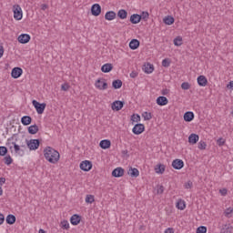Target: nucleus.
<instances>
[{"instance_id": "f257e3e1", "label": "nucleus", "mask_w": 233, "mask_h": 233, "mask_svg": "<svg viewBox=\"0 0 233 233\" xmlns=\"http://www.w3.org/2000/svg\"><path fill=\"white\" fill-rule=\"evenodd\" d=\"M44 157L48 161V163H52L53 165H56L57 161H59L61 155H59L58 151L56 150L52 147H46L44 149Z\"/></svg>"}, {"instance_id": "f03ea898", "label": "nucleus", "mask_w": 233, "mask_h": 233, "mask_svg": "<svg viewBox=\"0 0 233 233\" xmlns=\"http://www.w3.org/2000/svg\"><path fill=\"white\" fill-rule=\"evenodd\" d=\"M6 146L9 147V149L11 150V152H12V148H14L15 153L17 154V156H20L21 157L25 156V152L26 151L25 145L19 146L15 142H12L11 144L7 143Z\"/></svg>"}, {"instance_id": "7ed1b4c3", "label": "nucleus", "mask_w": 233, "mask_h": 233, "mask_svg": "<svg viewBox=\"0 0 233 233\" xmlns=\"http://www.w3.org/2000/svg\"><path fill=\"white\" fill-rule=\"evenodd\" d=\"M13 12H14V18L16 21H21V19H23V9H21V5H15L13 6Z\"/></svg>"}, {"instance_id": "20e7f679", "label": "nucleus", "mask_w": 233, "mask_h": 233, "mask_svg": "<svg viewBox=\"0 0 233 233\" xmlns=\"http://www.w3.org/2000/svg\"><path fill=\"white\" fill-rule=\"evenodd\" d=\"M95 86L98 90H106L108 88V84L105 78H98L95 83Z\"/></svg>"}, {"instance_id": "39448f33", "label": "nucleus", "mask_w": 233, "mask_h": 233, "mask_svg": "<svg viewBox=\"0 0 233 233\" xmlns=\"http://www.w3.org/2000/svg\"><path fill=\"white\" fill-rule=\"evenodd\" d=\"M39 145H41L39 139L26 140V146L29 150H37V148H39Z\"/></svg>"}, {"instance_id": "423d86ee", "label": "nucleus", "mask_w": 233, "mask_h": 233, "mask_svg": "<svg viewBox=\"0 0 233 233\" xmlns=\"http://www.w3.org/2000/svg\"><path fill=\"white\" fill-rule=\"evenodd\" d=\"M33 106H35L37 114H43L45 112V108H46V104L39 103L37 100L32 101Z\"/></svg>"}, {"instance_id": "0eeeda50", "label": "nucleus", "mask_w": 233, "mask_h": 233, "mask_svg": "<svg viewBox=\"0 0 233 233\" xmlns=\"http://www.w3.org/2000/svg\"><path fill=\"white\" fill-rule=\"evenodd\" d=\"M80 169L84 172H90L92 170V162L90 160H85L80 163Z\"/></svg>"}, {"instance_id": "6e6552de", "label": "nucleus", "mask_w": 233, "mask_h": 233, "mask_svg": "<svg viewBox=\"0 0 233 233\" xmlns=\"http://www.w3.org/2000/svg\"><path fill=\"white\" fill-rule=\"evenodd\" d=\"M133 134L136 136H139L145 132V125L143 124H136L132 129Z\"/></svg>"}, {"instance_id": "1a4fd4ad", "label": "nucleus", "mask_w": 233, "mask_h": 233, "mask_svg": "<svg viewBox=\"0 0 233 233\" xmlns=\"http://www.w3.org/2000/svg\"><path fill=\"white\" fill-rule=\"evenodd\" d=\"M125 106L124 101L116 100L111 104L112 110H116V112H119Z\"/></svg>"}, {"instance_id": "9d476101", "label": "nucleus", "mask_w": 233, "mask_h": 233, "mask_svg": "<svg viewBox=\"0 0 233 233\" xmlns=\"http://www.w3.org/2000/svg\"><path fill=\"white\" fill-rule=\"evenodd\" d=\"M172 167L175 168V170H181L183 167H185V162H183L181 159L177 158L173 160Z\"/></svg>"}, {"instance_id": "9b49d317", "label": "nucleus", "mask_w": 233, "mask_h": 233, "mask_svg": "<svg viewBox=\"0 0 233 233\" xmlns=\"http://www.w3.org/2000/svg\"><path fill=\"white\" fill-rule=\"evenodd\" d=\"M91 14L97 17V15H101V5L99 4H95L91 6Z\"/></svg>"}, {"instance_id": "f8f14e48", "label": "nucleus", "mask_w": 233, "mask_h": 233, "mask_svg": "<svg viewBox=\"0 0 233 233\" xmlns=\"http://www.w3.org/2000/svg\"><path fill=\"white\" fill-rule=\"evenodd\" d=\"M20 76H23V69L21 67H15L12 69L11 76L14 79H19Z\"/></svg>"}, {"instance_id": "ddd939ff", "label": "nucleus", "mask_w": 233, "mask_h": 233, "mask_svg": "<svg viewBox=\"0 0 233 233\" xmlns=\"http://www.w3.org/2000/svg\"><path fill=\"white\" fill-rule=\"evenodd\" d=\"M113 177H123L125 176V169L123 167H116L112 171Z\"/></svg>"}, {"instance_id": "4468645a", "label": "nucleus", "mask_w": 233, "mask_h": 233, "mask_svg": "<svg viewBox=\"0 0 233 233\" xmlns=\"http://www.w3.org/2000/svg\"><path fill=\"white\" fill-rule=\"evenodd\" d=\"M30 35L28 34H22L18 36V42L22 45H26V43L30 42Z\"/></svg>"}, {"instance_id": "2eb2a0df", "label": "nucleus", "mask_w": 233, "mask_h": 233, "mask_svg": "<svg viewBox=\"0 0 233 233\" xmlns=\"http://www.w3.org/2000/svg\"><path fill=\"white\" fill-rule=\"evenodd\" d=\"M197 81L199 86H207V85H208V80L207 79V76L203 75L198 76Z\"/></svg>"}, {"instance_id": "dca6fc26", "label": "nucleus", "mask_w": 233, "mask_h": 233, "mask_svg": "<svg viewBox=\"0 0 233 233\" xmlns=\"http://www.w3.org/2000/svg\"><path fill=\"white\" fill-rule=\"evenodd\" d=\"M157 105L159 106H165L166 105H168V98H167V96H158L157 98Z\"/></svg>"}, {"instance_id": "f3484780", "label": "nucleus", "mask_w": 233, "mask_h": 233, "mask_svg": "<svg viewBox=\"0 0 233 233\" xmlns=\"http://www.w3.org/2000/svg\"><path fill=\"white\" fill-rule=\"evenodd\" d=\"M129 21L130 23H132V25H137V23L141 22V15L137 14H134L130 16Z\"/></svg>"}, {"instance_id": "a211bd4d", "label": "nucleus", "mask_w": 233, "mask_h": 233, "mask_svg": "<svg viewBox=\"0 0 233 233\" xmlns=\"http://www.w3.org/2000/svg\"><path fill=\"white\" fill-rule=\"evenodd\" d=\"M184 121L187 123H190V121H194V112L187 111L184 114Z\"/></svg>"}, {"instance_id": "6ab92c4d", "label": "nucleus", "mask_w": 233, "mask_h": 233, "mask_svg": "<svg viewBox=\"0 0 233 233\" xmlns=\"http://www.w3.org/2000/svg\"><path fill=\"white\" fill-rule=\"evenodd\" d=\"M71 225H79L81 223V216L75 214L70 218Z\"/></svg>"}, {"instance_id": "aec40b11", "label": "nucleus", "mask_w": 233, "mask_h": 233, "mask_svg": "<svg viewBox=\"0 0 233 233\" xmlns=\"http://www.w3.org/2000/svg\"><path fill=\"white\" fill-rule=\"evenodd\" d=\"M114 66L109 63L103 65L101 67V71L104 72V74H108V72H112Z\"/></svg>"}, {"instance_id": "412c9836", "label": "nucleus", "mask_w": 233, "mask_h": 233, "mask_svg": "<svg viewBox=\"0 0 233 233\" xmlns=\"http://www.w3.org/2000/svg\"><path fill=\"white\" fill-rule=\"evenodd\" d=\"M21 123L24 127H28V125L32 124V116H24L21 118Z\"/></svg>"}, {"instance_id": "4be33fe9", "label": "nucleus", "mask_w": 233, "mask_h": 233, "mask_svg": "<svg viewBox=\"0 0 233 233\" xmlns=\"http://www.w3.org/2000/svg\"><path fill=\"white\" fill-rule=\"evenodd\" d=\"M199 141V136L197 134H191L188 137V143H190L191 145H196V143H198Z\"/></svg>"}, {"instance_id": "5701e85b", "label": "nucleus", "mask_w": 233, "mask_h": 233, "mask_svg": "<svg viewBox=\"0 0 233 233\" xmlns=\"http://www.w3.org/2000/svg\"><path fill=\"white\" fill-rule=\"evenodd\" d=\"M139 40L137 39H132L129 43V48L131 50H137V48H139Z\"/></svg>"}, {"instance_id": "b1692460", "label": "nucleus", "mask_w": 233, "mask_h": 233, "mask_svg": "<svg viewBox=\"0 0 233 233\" xmlns=\"http://www.w3.org/2000/svg\"><path fill=\"white\" fill-rule=\"evenodd\" d=\"M111 145H112V142H110V140L108 139L101 140L99 144L100 147H102L103 150H106V148H110Z\"/></svg>"}, {"instance_id": "393cba45", "label": "nucleus", "mask_w": 233, "mask_h": 233, "mask_svg": "<svg viewBox=\"0 0 233 233\" xmlns=\"http://www.w3.org/2000/svg\"><path fill=\"white\" fill-rule=\"evenodd\" d=\"M145 74H152V72H154V65L150 64V63H147L144 66L143 68Z\"/></svg>"}, {"instance_id": "a878e982", "label": "nucleus", "mask_w": 233, "mask_h": 233, "mask_svg": "<svg viewBox=\"0 0 233 233\" xmlns=\"http://www.w3.org/2000/svg\"><path fill=\"white\" fill-rule=\"evenodd\" d=\"M232 226L230 224H225L220 229V233H232Z\"/></svg>"}, {"instance_id": "bb28decb", "label": "nucleus", "mask_w": 233, "mask_h": 233, "mask_svg": "<svg viewBox=\"0 0 233 233\" xmlns=\"http://www.w3.org/2000/svg\"><path fill=\"white\" fill-rule=\"evenodd\" d=\"M115 18H116V12L114 11H108L105 15V19L106 21H114Z\"/></svg>"}, {"instance_id": "cd10ccee", "label": "nucleus", "mask_w": 233, "mask_h": 233, "mask_svg": "<svg viewBox=\"0 0 233 233\" xmlns=\"http://www.w3.org/2000/svg\"><path fill=\"white\" fill-rule=\"evenodd\" d=\"M116 15L119 17V19H127V17H128V12H127L125 9H120L118 10Z\"/></svg>"}, {"instance_id": "c85d7f7f", "label": "nucleus", "mask_w": 233, "mask_h": 233, "mask_svg": "<svg viewBox=\"0 0 233 233\" xmlns=\"http://www.w3.org/2000/svg\"><path fill=\"white\" fill-rule=\"evenodd\" d=\"M166 167L163 164H158L155 167L157 174H165Z\"/></svg>"}, {"instance_id": "c756f323", "label": "nucleus", "mask_w": 233, "mask_h": 233, "mask_svg": "<svg viewBox=\"0 0 233 233\" xmlns=\"http://www.w3.org/2000/svg\"><path fill=\"white\" fill-rule=\"evenodd\" d=\"M28 132L29 134H31L32 136H35V134H36L37 132H39V127H37V125H33V126H30L28 127Z\"/></svg>"}, {"instance_id": "7c9ffc66", "label": "nucleus", "mask_w": 233, "mask_h": 233, "mask_svg": "<svg viewBox=\"0 0 233 233\" xmlns=\"http://www.w3.org/2000/svg\"><path fill=\"white\" fill-rule=\"evenodd\" d=\"M128 174L131 177H137L139 176V170L136 167H130Z\"/></svg>"}, {"instance_id": "2f4dec72", "label": "nucleus", "mask_w": 233, "mask_h": 233, "mask_svg": "<svg viewBox=\"0 0 233 233\" xmlns=\"http://www.w3.org/2000/svg\"><path fill=\"white\" fill-rule=\"evenodd\" d=\"M112 86L116 90H117L118 88H121L123 86V81H121L120 79L114 80L112 83Z\"/></svg>"}, {"instance_id": "473e14b6", "label": "nucleus", "mask_w": 233, "mask_h": 233, "mask_svg": "<svg viewBox=\"0 0 233 233\" xmlns=\"http://www.w3.org/2000/svg\"><path fill=\"white\" fill-rule=\"evenodd\" d=\"M15 216L14 215H8L5 218V221L7 223V225H14V223H15Z\"/></svg>"}, {"instance_id": "72a5a7b5", "label": "nucleus", "mask_w": 233, "mask_h": 233, "mask_svg": "<svg viewBox=\"0 0 233 233\" xmlns=\"http://www.w3.org/2000/svg\"><path fill=\"white\" fill-rule=\"evenodd\" d=\"M177 208H178V210H185V208H187V204H185L184 200L180 199L177 203Z\"/></svg>"}, {"instance_id": "f704fd0d", "label": "nucleus", "mask_w": 233, "mask_h": 233, "mask_svg": "<svg viewBox=\"0 0 233 233\" xmlns=\"http://www.w3.org/2000/svg\"><path fill=\"white\" fill-rule=\"evenodd\" d=\"M173 43L175 46H181L183 45V38L181 36H177Z\"/></svg>"}, {"instance_id": "c9c22d12", "label": "nucleus", "mask_w": 233, "mask_h": 233, "mask_svg": "<svg viewBox=\"0 0 233 233\" xmlns=\"http://www.w3.org/2000/svg\"><path fill=\"white\" fill-rule=\"evenodd\" d=\"M163 21H164L165 25H174V18L172 16H170V15L166 16L163 19Z\"/></svg>"}, {"instance_id": "e433bc0d", "label": "nucleus", "mask_w": 233, "mask_h": 233, "mask_svg": "<svg viewBox=\"0 0 233 233\" xmlns=\"http://www.w3.org/2000/svg\"><path fill=\"white\" fill-rule=\"evenodd\" d=\"M60 227L64 230H68V228H70V223H68V220H63L60 223Z\"/></svg>"}, {"instance_id": "4c0bfd02", "label": "nucleus", "mask_w": 233, "mask_h": 233, "mask_svg": "<svg viewBox=\"0 0 233 233\" xmlns=\"http://www.w3.org/2000/svg\"><path fill=\"white\" fill-rule=\"evenodd\" d=\"M4 163L5 165H12V163H14V159H12V157L10 155H6L4 157Z\"/></svg>"}, {"instance_id": "58836bf2", "label": "nucleus", "mask_w": 233, "mask_h": 233, "mask_svg": "<svg viewBox=\"0 0 233 233\" xmlns=\"http://www.w3.org/2000/svg\"><path fill=\"white\" fill-rule=\"evenodd\" d=\"M142 117H144L145 121H150V119H152V113H148L146 111L142 114Z\"/></svg>"}, {"instance_id": "ea45409f", "label": "nucleus", "mask_w": 233, "mask_h": 233, "mask_svg": "<svg viewBox=\"0 0 233 233\" xmlns=\"http://www.w3.org/2000/svg\"><path fill=\"white\" fill-rule=\"evenodd\" d=\"M131 121H133V123H139V121H141V116L138 114H134L131 116Z\"/></svg>"}, {"instance_id": "a19ab883", "label": "nucleus", "mask_w": 233, "mask_h": 233, "mask_svg": "<svg viewBox=\"0 0 233 233\" xmlns=\"http://www.w3.org/2000/svg\"><path fill=\"white\" fill-rule=\"evenodd\" d=\"M94 201H96V199L94 198V195H86V203L92 204L94 203Z\"/></svg>"}, {"instance_id": "79ce46f5", "label": "nucleus", "mask_w": 233, "mask_h": 233, "mask_svg": "<svg viewBox=\"0 0 233 233\" xmlns=\"http://www.w3.org/2000/svg\"><path fill=\"white\" fill-rule=\"evenodd\" d=\"M8 154V148L5 146L0 147V156H6Z\"/></svg>"}, {"instance_id": "37998d69", "label": "nucleus", "mask_w": 233, "mask_h": 233, "mask_svg": "<svg viewBox=\"0 0 233 233\" xmlns=\"http://www.w3.org/2000/svg\"><path fill=\"white\" fill-rule=\"evenodd\" d=\"M165 192V187L163 185L157 186V194L161 195Z\"/></svg>"}, {"instance_id": "c03bdc74", "label": "nucleus", "mask_w": 233, "mask_h": 233, "mask_svg": "<svg viewBox=\"0 0 233 233\" xmlns=\"http://www.w3.org/2000/svg\"><path fill=\"white\" fill-rule=\"evenodd\" d=\"M198 148H199V150H207V142L200 141L198 143Z\"/></svg>"}, {"instance_id": "a18cd8bd", "label": "nucleus", "mask_w": 233, "mask_h": 233, "mask_svg": "<svg viewBox=\"0 0 233 233\" xmlns=\"http://www.w3.org/2000/svg\"><path fill=\"white\" fill-rule=\"evenodd\" d=\"M162 66H164L165 68H168V66H170V59L165 58L162 61Z\"/></svg>"}, {"instance_id": "49530a36", "label": "nucleus", "mask_w": 233, "mask_h": 233, "mask_svg": "<svg viewBox=\"0 0 233 233\" xmlns=\"http://www.w3.org/2000/svg\"><path fill=\"white\" fill-rule=\"evenodd\" d=\"M226 218H231L230 214H233V208H228L225 210L224 212Z\"/></svg>"}, {"instance_id": "de8ad7c7", "label": "nucleus", "mask_w": 233, "mask_h": 233, "mask_svg": "<svg viewBox=\"0 0 233 233\" xmlns=\"http://www.w3.org/2000/svg\"><path fill=\"white\" fill-rule=\"evenodd\" d=\"M69 89L70 85H68V83L62 84L61 90H63L64 92H68Z\"/></svg>"}, {"instance_id": "09e8293b", "label": "nucleus", "mask_w": 233, "mask_h": 233, "mask_svg": "<svg viewBox=\"0 0 233 233\" xmlns=\"http://www.w3.org/2000/svg\"><path fill=\"white\" fill-rule=\"evenodd\" d=\"M182 90H189L190 84L188 82H184L181 84Z\"/></svg>"}, {"instance_id": "8fccbe9b", "label": "nucleus", "mask_w": 233, "mask_h": 233, "mask_svg": "<svg viewBox=\"0 0 233 233\" xmlns=\"http://www.w3.org/2000/svg\"><path fill=\"white\" fill-rule=\"evenodd\" d=\"M197 233H207V227L200 226L197 228Z\"/></svg>"}, {"instance_id": "3c124183", "label": "nucleus", "mask_w": 233, "mask_h": 233, "mask_svg": "<svg viewBox=\"0 0 233 233\" xmlns=\"http://www.w3.org/2000/svg\"><path fill=\"white\" fill-rule=\"evenodd\" d=\"M150 15H148V12H142V14L140 15L141 19H144V21H147V19H148Z\"/></svg>"}, {"instance_id": "603ef678", "label": "nucleus", "mask_w": 233, "mask_h": 233, "mask_svg": "<svg viewBox=\"0 0 233 233\" xmlns=\"http://www.w3.org/2000/svg\"><path fill=\"white\" fill-rule=\"evenodd\" d=\"M193 183L192 181L188 180L187 182L185 183L184 187L185 188L188 189V188H191L193 187Z\"/></svg>"}, {"instance_id": "864d4df0", "label": "nucleus", "mask_w": 233, "mask_h": 233, "mask_svg": "<svg viewBox=\"0 0 233 233\" xmlns=\"http://www.w3.org/2000/svg\"><path fill=\"white\" fill-rule=\"evenodd\" d=\"M217 143H218V147H223V145H225V140L223 138H218L217 140Z\"/></svg>"}, {"instance_id": "5fc2aeb1", "label": "nucleus", "mask_w": 233, "mask_h": 233, "mask_svg": "<svg viewBox=\"0 0 233 233\" xmlns=\"http://www.w3.org/2000/svg\"><path fill=\"white\" fill-rule=\"evenodd\" d=\"M228 190H227V188H222L219 189V194H221V196H227Z\"/></svg>"}, {"instance_id": "6e6d98bb", "label": "nucleus", "mask_w": 233, "mask_h": 233, "mask_svg": "<svg viewBox=\"0 0 233 233\" xmlns=\"http://www.w3.org/2000/svg\"><path fill=\"white\" fill-rule=\"evenodd\" d=\"M129 76H130V77H131L132 79H136V77L137 76V72L133 71V72L130 73Z\"/></svg>"}, {"instance_id": "4d7b16f0", "label": "nucleus", "mask_w": 233, "mask_h": 233, "mask_svg": "<svg viewBox=\"0 0 233 233\" xmlns=\"http://www.w3.org/2000/svg\"><path fill=\"white\" fill-rule=\"evenodd\" d=\"M4 54H5V47H3V46H0V59L3 57Z\"/></svg>"}, {"instance_id": "13d9d810", "label": "nucleus", "mask_w": 233, "mask_h": 233, "mask_svg": "<svg viewBox=\"0 0 233 233\" xmlns=\"http://www.w3.org/2000/svg\"><path fill=\"white\" fill-rule=\"evenodd\" d=\"M3 223H5V215L0 213V225H3Z\"/></svg>"}, {"instance_id": "bf43d9fd", "label": "nucleus", "mask_w": 233, "mask_h": 233, "mask_svg": "<svg viewBox=\"0 0 233 233\" xmlns=\"http://www.w3.org/2000/svg\"><path fill=\"white\" fill-rule=\"evenodd\" d=\"M164 233H174V228H167Z\"/></svg>"}, {"instance_id": "052dcab7", "label": "nucleus", "mask_w": 233, "mask_h": 233, "mask_svg": "<svg viewBox=\"0 0 233 233\" xmlns=\"http://www.w3.org/2000/svg\"><path fill=\"white\" fill-rule=\"evenodd\" d=\"M169 92H170V90H168V89H163L162 90V96H168V94H169Z\"/></svg>"}, {"instance_id": "680f3d73", "label": "nucleus", "mask_w": 233, "mask_h": 233, "mask_svg": "<svg viewBox=\"0 0 233 233\" xmlns=\"http://www.w3.org/2000/svg\"><path fill=\"white\" fill-rule=\"evenodd\" d=\"M5 183H6V178L0 177V186L3 187V185H5Z\"/></svg>"}, {"instance_id": "e2e57ef3", "label": "nucleus", "mask_w": 233, "mask_h": 233, "mask_svg": "<svg viewBox=\"0 0 233 233\" xmlns=\"http://www.w3.org/2000/svg\"><path fill=\"white\" fill-rule=\"evenodd\" d=\"M46 8H48V5H46V4H43V5H41V10H46Z\"/></svg>"}, {"instance_id": "0e129e2a", "label": "nucleus", "mask_w": 233, "mask_h": 233, "mask_svg": "<svg viewBox=\"0 0 233 233\" xmlns=\"http://www.w3.org/2000/svg\"><path fill=\"white\" fill-rule=\"evenodd\" d=\"M38 233H46L45 229H39Z\"/></svg>"}, {"instance_id": "69168bd1", "label": "nucleus", "mask_w": 233, "mask_h": 233, "mask_svg": "<svg viewBox=\"0 0 233 233\" xmlns=\"http://www.w3.org/2000/svg\"><path fill=\"white\" fill-rule=\"evenodd\" d=\"M0 196H3V187H0Z\"/></svg>"}, {"instance_id": "338daca9", "label": "nucleus", "mask_w": 233, "mask_h": 233, "mask_svg": "<svg viewBox=\"0 0 233 233\" xmlns=\"http://www.w3.org/2000/svg\"><path fill=\"white\" fill-rule=\"evenodd\" d=\"M122 154H128V150L122 151Z\"/></svg>"}]
</instances>
